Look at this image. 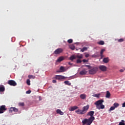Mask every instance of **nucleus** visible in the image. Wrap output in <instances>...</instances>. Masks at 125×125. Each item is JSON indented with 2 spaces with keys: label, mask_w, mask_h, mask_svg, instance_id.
I'll return each mask as SVG.
<instances>
[{
  "label": "nucleus",
  "mask_w": 125,
  "mask_h": 125,
  "mask_svg": "<svg viewBox=\"0 0 125 125\" xmlns=\"http://www.w3.org/2000/svg\"><path fill=\"white\" fill-rule=\"evenodd\" d=\"M103 102H104V100H100L94 103L97 109L100 110V109H104L105 108V106L102 104Z\"/></svg>",
  "instance_id": "nucleus-1"
},
{
  "label": "nucleus",
  "mask_w": 125,
  "mask_h": 125,
  "mask_svg": "<svg viewBox=\"0 0 125 125\" xmlns=\"http://www.w3.org/2000/svg\"><path fill=\"white\" fill-rule=\"evenodd\" d=\"M93 121L91 120L89 118L88 119H84L82 121V124L83 125H91L92 124Z\"/></svg>",
  "instance_id": "nucleus-2"
},
{
  "label": "nucleus",
  "mask_w": 125,
  "mask_h": 125,
  "mask_svg": "<svg viewBox=\"0 0 125 125\" xmlns=\"http://www.w3.org/2000/svg\"><path fill=\"white\" fill-rule=\"evenodd\" d=\"M98 71V67H94L89 70V74L90 75H94V74H96V72H97Z\"/></svg>",
  "instance_id": "nucleus-3"
},
{
  "label": "nucleus",
  "mask_w": 125,
  "mask_h": 125,
  "mask_svg": "<svg viewBox=\"0 0 125 125\" xmlns=\"http://www.w3.org/2000/svg\"><path fill=\"white\" fill-rule=\"evenodd\" d=\"M93 115H94V111H91L88 112L87 116H90L89 119H90L91 120H92L93 122L95 120V118L93 116Z\"/></svg>",
  "instance_id": "nucleus-4"
},
{
  "label": "nucleus",
  "mask_w": 125,
  "mask_h": 125,
  "mask_svg": "<svg viewBox=\"0 0 125 125\" xmlns=\"http://www.w3.org/2000/svg\"><path fill=\"white\" fill-rule=\"evenodd\" d=\"M63 51H64V49L59 48L54 51V53L56 55L60 54V53H62Z\"/></svg>",
  "instance_id": "nucleus-5"
},
{
  "label": "nucleus",
  "mask_w": 125,
  "mask_h": 125,
  "mask_svg": "<svg viewBox=\"0 0 125 125\" xmlns=\"http://www.w3.org/2000/svg\"><path fill=\"white\" fill-rule=\"evenodd\" d=\"M7 109L5 108V105H2L0 106V114H3Z\"/></svg>",
  "instance_id": "nucleus-6"
},
{
  "label": "nucleus",
  "mask_w": 125,
  "mask_h": 125,
  "mask_svg": "<svg viewBox=\"0 0 125 125\" xmlns=\"http://www.w3.org/2000/svg\"><path fill=\"white\" fill-rule=\"evenodd\" d=\"M8 83L12 86H15L16 85H17V83L14 80H9L8 81Z\"/></svg>",
  "instance_id": "nucleus-7"
},
{
  "label": "nucleus",
  "mask_w": 125,
  "mask_h": 125,
  "mask_svg": "<svg viewBox=\"0 0 125 125\" xmlns=\"http://www.w3.org/2000/svg\"><path fill=\"white\" fill-rule=\"evenodd\" d=\"M55 79L60 81L61 80H64V79H66V77L62 75H56Z\"/></svg>",
  "instance_id": "nucleus-8"
},
{
  "label": "nucleus",
  "mask_w": 125,
  "mask_h": 125,
  "mask_svg": "<svg viewBox=\"0 0 125 125\" xmlns=\"http://www.w3.org/2000/svg\"><path fill=\"white\" fill-rule=\"evenodd\" d=\"M99 69L102 72H106L107 71V67L105 65H101L99 66Z\"/></svg>",
  "instance_id": "nucleus-9"
},
{
  "label": "nucleus",
  "mask_w": 125,
  "mask_h": 125,
  "mask_svg": "<svg viewBox=\"0 0 125 125\" xmlns=\"http://www.w3.org/2000/svg\"><path fill=\"white\" fill-rule=\"evenodd\" d=\"M88 109H89V104H87L86 106H84V107H83V112H84V114H85L86 112H87Z\"/></svg>",
  "instance_id": "nucleus-10"
},
{
  "label": "nucleus",
  "mask_w": 125,
  "mask_h": 125,
  "mask_svg": "<svg viewBox=\"0 0 125 125\" xmlns=\"http://www.w3.org/2000/svg\"><path fill=\"white\" fill-rule=\"evenodd\" d=\"M75 113H77V114H78V115H83V114H84L83 110H82L80 109H79L77 110H76Z\"/></svg>",
  "instance_id": "nucleus-11"
},
{
  "label": "nucleus",
  "mask_w": 125,
  "mask_h": 125,
  "mask_svg": "<svg viewBox=\"0 0 125 125\" xmlns=\"http://www.w3.org/2000/svg\"><path fill=\"white\" fill-rule=\"evenodd\" d=\"M18 108H17L16 107H10V109H9V111L10 112H18Z\"/></svg>",
  "instance_id": "nucleus-12"
},
{
  "label": "nucleus",
  "mask_w": 125,
  "mask_h": 125,
  "mask_svg": "<svg viewBox=\"0 0 125 125\" xmlns=\"http://www.w3.org/2000/svg\"><path fill=\"white\" fill-rule=\"evenodd\" d=\"M80 97L81 99L84 100V99H86V95L85 94H82L80 95Z\"/></svg>",
  "instance_id": "nucleus-13"
},
{
  "label": "nucleus",
  "mask_w": 125,
  "mask_h": 125,
  "mask_svg": "<svg viewBox=\"0 0 125 125\" xmlns=\"http://www.w3.org/2000/svg\"><path fill=\"white\" fill-rule=\"evenodd\" d=\"M77 109H79V107L75 105L69 108V111H75V110H77Z\"/></svg>",
  "instance_id": "nucleus-14"
},
{
  "label": "nucleus",
  "mask_w": 125,
  "mask_h": 125,
  "mask_svg": "<svg viewBox=\"0 0 125 125\" xmlns=\"http://www.w3.org/2000/svg\"><path fill=\"white\" fill-rule=\"evenodd\" d=\"M5 90V88H4V86L3 85H1L0 86V92H3Z\"/></svg>",
  "instance_id": "nucleus-15"
},
{
  "label": "nucleus",
  "mask_w": 125,
  "mask_h": 125,
  "mask_svg": "<svg viewBox=\"0 0 125 125\" xmlns=\"http://www.w3.org/2000/svg\"><path fill=\"white\" fill-rule=\"evenodd\" d=\"M56 112L57 114H59V115H61L62 116V115H64V113L62 112L60 109H58L56 111Z\"/></svg>",
  "instance_id": "nucleus-16"
},
{
  "label": "nucleus",
  "mask_w": 125,
  "mask_h": 125,
  "mask_svg": "<svg viewBox=\"0 0 125 125\" xmlns=\"http://www.w3.org/2000/svg\"><path fill=\"white\" fill-rule=\"evenodd\" d=\"M63 60L64 58L63 57H60L57 60V62H61V61H63Z\"/></svg>",
  "instance_id": "nucleus-17"
},
{
  "label": "nucleus",
  "mask_w": 125,
  "mask_h": 125,
  "mask_svg": "<svg viewBox=\"0 0 125 125\" xmlns=\"http://www.w3.org/2000/svg\"><path fill=\"white\" fill-rule=\"evenodd\" d=\"M60 70L61 73H63V72H65V71H66V69H65V67H64V66H61L60 68Z\"/></svg>",
  "instance_id": "nucleus-18"
},
{
  "label": "nucleus",
  "mask_w": 125,
  "mask_h": 125,
  "mask_svg": "<svg viewBox=\"0 0 125 125\" xmlns=\"http://www.w3.org/2000/svg\"><path fill=\"white\" fill-rule=\"evenodd\" d=\"M98 44H99L100 45H104V44H105V42L103 41H100L98 42H97Z\"/></svg>",
  "instance_id": "nucleus-19"
},
{
  "label": "nucleus",
  "mask_w": 125,
  "mask_h": 125,
  "mask_svg": "<svg viewBox=\"0 0 125 125\" xmlns=\"http://www.w3.org/2000/svg\"><path fill=\"white\" fill-rule=\"evenodd\" d=\"M103 62L104 63H108V62H109V58H104Z\"/></svg>",
  "instance_id": "nucleus-20"
},
{
  "label": "nucleus",
  "mask_w": 125,
  "mask_h": 125,
  "mask_svg": "<svg viewBox=\"0 0 125 125\" xmlns=\"http://www.w3.org/2000/svg\"><path fill=\"white\" fill-rule=\"evenodd\" d=\"M110 97H111V94L110 93V92H109V91H107L106 94V98H110Z\"/></svg>",
  "instance_id": "nucleus-21"
},
{
  "label": "nucleus",
  "mask_w": 125,
  "mask_h": 125,
  "mask_svg": "<svg viewBox=\"0 0 125 125\" xmlns=\"http://www.w3.org/2000/svg\"><path fill=\"white\" fill-rule=\"evenodd\" d=\"M87 71L85 70H82L80 72L81 75H86Z\"/></svg>",
  "instance_id": "nucleus-22"
},
{
  "label": "nucleus",
  "mask_w": 125,
  "mask_h": 125,
  "mask_svg": "<svg viewBox=\"0 0 125 125\" xmlns=\"http://www.w3.org/2000/svg\"><path fill=\"white\" fill-rule=\"evenodd\" d=\"M64 83L66 84V85H69V86L71 85V83H70V82L68 81H64Z\"/></svg>",
  "instance_id": "nucleus-23"
},
{
  "label": "nucleus",
  "mask_w": 125,
  "mask_h": 125,
  "mask_svg": "<svg viewBox=\"0 0 125 125\" xmlns=\"http://www.w3.org/2000/svg\"><path fill=\"white\" fill-rule=\"evenodd\" d=\"M77 58H79V59H83V55L80 54V55H77L76 56Z\"/></svg>",
  "instance_id": "nucleus-24"
},
{
  "label": "nucleus",
  "mask_w": 125,
  "mask_h": 125,
  "mask_svg": "<svg viewBox=\"0 0 125 125\" xmlns=\"http://www.w3.org/2000/svg\"><path fill=\"white\" fill-rule=\"evenodd\" d=\"M85 50H87V47H83L82 49H81V51L82 52L85 51Z\"/></svg>",
  "instance_id": "nucleus-25"
},
{
  "label": "nucleus",
  "mask_w": 125,
  "mask_h": 125,
  "mask_svg": "<svg viewBox=\"0 0 125 125\" xmlns=\"http://www.w3.org/2000/svg\"><path fill=\"white\" fill-rule=\"evenodd\" d=\"M94 97H97V98H99L100 96V94H96L93 95Z\"/></svg>",
  "instance_id": "nucleus-26"
},
{
  "label": "nucleus",
  "mask_w": 125,
  "mask_h": 125,
  "mask_svg": "<svg viewBox=\"0 0 125 125\" xmlns=\"http://www.w3.org/2000/svg\"><path fill=\"white\" fill-rule=\"evenodd\" d=\"M115 109H116V108L114 106H111L109 110V112L110 113V112H111V111H113L114 110H115Z\"/></svg>",
  "instance_id": "nucleus-27"
},
{
  "label": "nucleus",
  "mask_w": 125,
  "mask_h": 125,
  "mask_svg": "<svg viewBox=\"0 0 125 125\" xmlns=\"http://www.w3.org/2000/svg\"><path fill=\"white\" fill-rule=\"evenodd\" d=\"M74 59H76V57H75V56L74 55L71 56L70 57V60H71V61H73V60H74Z\"/></svg>",
  "instance_id": "nucleus-28"
},
{
  "label": "nucleus",
  "mask_w": 125,
  "mask_h": 125,
  "mask_svg": "<svg viewBox=\"0 0 125 125\" xmlns=\"http://www.w3.org/2000/svg\"><path fill=\"white\" fill-rule=\"evenodd\" d=\"M120 104H119L118 103H115L113 104V106L114 107H115V108H118V106H119Z\"/></svg>",
  "instance_id": "nucleus-29"
},
{
  "label": "nucleus",
  "mask_w": 125,
  "mask_h": 125,
  "mask_svg": "<svg viewBox=\"0 0 125 125\" xmlns=\"http://www.w3.org/2000/svg\"><path fill=\"white\" fill-rule=\"evenodd\" d=\"M119 125H125V121L122 120V122L119 123Z\"/></svg>",
  "instance_id": "nucleus-30"
},
{
  "label": "nucleus",
  "mask_w": 125,
  "mask_h": 125,
  "mask_svg": "<svg viewBox=\"0 0 125 125\" xmlns=\"http://www.w3.org/2000/svg\"><path fill=\"white\" fill-rule=\"evenodd\" d=\"M28 78H29V79H35V78H36V77L33 75H28Z\"/></svg>",
  "instance_id": "nucleus-31"
},
{
  "label": "nucleus",
  "mask_w": 125,
  "mask_h": 125,
  "mask_svg": "<svg viewBox=\"0 0 125 125\" xmlns=\"http://www.w3.org/2000/svg\"><path fill=\"white\" fill-rule=\"evenodd\" d=\"M26 83L28 85H31L30 81L29 79H27L26 81Z\"/></svg>",
  "instance_id": "nucleus-32"
},
{
  "label": "nucleus",
  "mask_w": 125,
  "mask_h": 125,
  "mask_svg": "<svg viewBox=\"0 0 125 125\" xmlns=\"http://www.w3.org/2000/svg\"><path fill=\"white\" fill-rule=\"evenodd\" d=\"M125 40L124 39H120L118 40V42H123Z\"/></svg>",
  "instance_id": "nucleus-33"
},
{
  "label": "nucleus",
  "mask_w": 125,
  "mask_h": 125,
  "mask_svg": "<svg viewBox=\"0 0 125 125\" xmlns=\"http://www.w3.org/2000/svg\"><path fill=\"white\" fill-rule=\"evenodd\" d=\"M25 105V104H24V103H19V106H23Z\"/></svg>",
  "instance_id": "nucleus-34"
},
{
  "label": "nucleus",
  "mask_w": 125,
  "mask_h": 125,
  "mask_svg": "<svg viewBox=\"0 0 125 125\" xmlns=\"http://www.w3.org/2000/svg\"><path fill=\"white\" fill-rule=\"evenodd\" d=\"M67 42H68V43H72V42H73V40L72 39H69L67 41Z\"/></svg>",
  "instance_id": "nucleus-35"
},
{
  "label": "nucleus",
  "mask_w": 125,
  "mask_h": 125,
  "mask_svg": "<svg viewBox=\"0 0 125 125\" xmlns=\"http://www.w3.org/2000/svg\"><path fill=\"white\" fill-rule=\"evenodd\" d=\"M85 67H87L88 69H91L92 67L89 65H84Z\"/></svg>",
  "instance_id": "nucleus-36"
},
{
  "label": "nucleus",
  "mask_w": 125,
  "mask_h": 125,
  "mask_svg": "<svg viewBox=\"0 0 125 125\" xmlns=\"http://www.w3.org/2000/svg\"><path fill=\"white\" fill-rule=\"evenodd\" d=\"M77 63L78 64L80 63H82V60H81L80 59H78L77 60Z\"/></svg>",
  "instance_id": "nucleus-37"
},
{
  "label": "nucleus",
  "mask_w": 125,
  "mask_h": 125,
  "mask_svg": "<svg viewBox=\"0 0 125 125\" xmlns=\"http://www.w3.org/2000/svg\"><path fill=\"white\" fill-rule=\"evenodd\" d=\"M104 51H105V49H102L101 51L100 54H103Z\"/></svg>",
  "instance_id": "nucleus-38"
},
{
  "label": "nucleus",
  "mask_w": 125,
  "mask_h": 125,
  "mask_svg": "<svg viewBox=\"0 0 125 125\" xmlns=\"http://www.w3.org/2000/svg\"><path fill=\"white\" fill-rule=\"evenodd\" d=\"M31 92H32V91L31 90H28L26 92V93H27V94H30V93H31Z\"/></svg>",
  "instance_id": "nucleus-39"
},
{
  "label": "nucleus",
  "mask_w": 125,
  "mask_h": 125,
  "mask_svg": "<svg viewBox=\"0 0 125 125\" xmlns=\"http://www.w3.org/2000/svg\"><path fill=\"white\" fill-rule=\"evenodd\" d=\"M83 62L84 63H85V62H88V61L85 60V59H83Z\"/></svg>",
  "instance_id": "nucleus-40"
},
{
  "label": "nucleus",
  "mask_w": 125,
  "mask_h": 125,
  "mask_svg": "<svg viewBox=\"0 0 125 125\" xmlns=\"http://www.w3.org/2000/svg\"><path fill=\"white\" fill-rule=\"evenodd\" d=\"M70 48H71V49H72V50H74V49H75V46H70Z\"/></svg>",
  "instance_id": "nucleus-41"
},
{
  "label": "nucleus",
  "mask_w": 125,
  "mask_h": 125,
  "mask_svg": "<svg viewBox=\"0 0 125 125\" xmlns=\"http://www.w3.org/2000/svg\"><path fill=\"white\" fill-rule=\"evenodd\" d=\"M52 83H57L56 80H53L52 81Z\"/></svg>",
  "instance_id": "nucleus-42"
},
{
  "label": "nucleus",
  "mask_w": 125,
  "mask_h": 125,
  "mask_svg": "<svg viewBox=\"0 0 125 125\" xmlns=\"http://www.w3.org/2000/svg\"><path fill=\"white\" fill-rule=\"evenodd\" d=\"M85 57L87 58V57H89V54H86L85 55Z\"/></svg>",
  "instance_id": "nucleus-43"
},
{
  "label": "nucleus",
  "mask_w": 125,
  "mask_h": 125,
  "mask_svg": "<svg viewBox=\"0 0 125 125\" xmlns=\"http://www.w3.org/2000/svg\"><path fill=\"white\" fill-rule=\"evenodd\" d=\"M104 57V55H103V54H101V59H102V58H103Z\"/></svg>",
  "instance_id": "nucleus-44"
},
{
  "label": "nucleus",
  "mask_w": 125,
  "mask_h": 125,
  "mask_svg": "<svg viewBox=\"0 0 125 125\" xmlns=\"http://www.w3.org/2000/svg\"><path fill=\"white\" fill-rule=\"evenodd\" d=\"M122 107H125V102L123 104Z\"/></svg>",
  "instance_id": "nucleus-45"
},
{
  "label": "nucleus",
  "mask_w": 125,
  "mask_h": 125,
  "mask_svg": "<svg viewBox=\"0 0 125 125\" xmlns=\"http://www.w3.org/2000/svg\"><path fill=\"white\" fill-rule=\"evenodd\" d=\"M92 57H97V56L96 55H93L92 56Z\"/></svg>",
  "instance_id": "nucleus-46"
},
{
  "label": "nucleus",
  "mask_w": 125,
  "mask_h": 125,
  "mask_svg": "<svg viewBox=\"0 0 125 125\" xmlns=\"http://www.w3.org/2000/svg\"><path fill=\"white\" fill-rule=\"evenodd\" d=\"M120 72H121V73H123V72H124V70L121 69V70H120Z\"/></svg>",
  "instance_id": "nucleus-47"
},
{
  "label": "nucleus",
  "mask_w": 125,
  "mask_h": 125,
  "mask_svg": "<svg viewBox=\"0 0 125 125\" xmlns=\"http://www.w3.org/2000/svg\"><path fill=\"white\" fill-rule=\"evenodd\" d=\"M69 65H71V62H68Z\"/></svg>",
  "instance_id": "nucleus-48"
}]
</instances>
